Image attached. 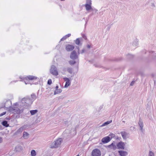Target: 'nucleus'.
Segmentation results:
<instances>
[{
    "label": "nucleus",
    "instance_id": "f257e3e1",
    "mask_svg": "<svg viewBox=\"0 0 156 156\" xmlns=\"http://www.w3.org/2000/svg\"><path fill=\"white\" fill-rule=\"evenodd\" d=\"M22 103L21 105L24 108H26L27 107L29 106L32 103L30 99L29 98H24L22 99Z\"/></svg>",
    "mask_w": 156,
    "mask_h": 156
},
{
    "label": "nucleus",
    "instance_id": "f03ea898",
    "mask_svg": "<svg viewBox=\"0 0 156 156\" xmlns=\"http://www.w3.org/2000/svg\"><path fill=\"white\" fill-rule=\"evenodd\" d=\"M62 141V138H59L52 143L50 146V148H54L58 147L61 144Z\"/></svg>",
    "mask_w": 156,
    "mask_h": 156
},
{
    "label": "nucleus",
    "instance_id": "7ed1b4c3",
    "mask_svg": "<svg viewBox=\"0 0 156 156\" xmlns=\"http://www.w3.org/2000/svg\"><path fill=\"white\" fill-rule=\"evenodd\" d=\"M18 104L17 103L14 104V105L12 107H11L10 110L13 112H16L17 114L20 113V108L17 107Z\"/></svg>",
    "mask_w": 156,
    "mask_h": 156
},
{
    "label": "nucleus",
    "instance_id": "20e7f679",
    "mask_svg": "<svg viewBox=\"0 0 156 156\" xmlns=\"http://www.w3.org/2000/svg\"><path fill=\"white\" fill-rule=\"evenodd\" d=\"M50 72L52 75L55 76H57L58 74L57 68L54 65L51 66L50 69Z\"/></svg>",
    "mask_w": 156,
    "mask_h": 156
},
{
    "label": "nucleus",
    "instance_id": "39448f33",
    "mask_svg": "<svg viewBox=\"0 0 156 156\" xmlns=\"http://www.w3.org/2000/svg\"><path fill=\"white\" fill-rule=\"evenodd\" d=\"M101 152L100 150L98 149H95L92 152L91 156H101Z\"/></svg>",
    "mask_w": 156,
    "mask_h": 156
},
{
    "label": "nucleus",
    "instance_id": "423d86ee",
    "mask_svg": "<svg viewBox=\"0 0 156 156\" xmlns=\"http://www.w3.org/2000/svg\"><path fill=\"white\" fill-rule=\"evenodd\" d=\"M70 58L73 60H76L78 58V56L75 51H73L71 53Z\"/></svg>",
    "mask_w": 156,
    "mask_h": 156
},
{
    "label": "nucleus",
    "instance_id": "0eeeda50",
    "mask_svg": "<svg viewBox=\"0 0 156 156\" xmlns=\"http://www.w3.org/2000/svg\"><path fill=\"white\" fill-rule=\"evenodd\" d=\"M111 138H110V137L109 136H107L103 138L101 140V142L104 143H107L109 142Z\"/></svg>",
    "mask_w": 156,
    "mask_h": 156
},
{
    "label": "nucleus",
    "instance_id": "6e6552de",
    "mask_svg": "<svg viewBox=\"0 0 156 156\" xmlns=\"http://www.w3.org/2000/svg\"><path fill=\"white\" fill-rule=\"evenodd\" d=\"M125 144L124 143L122 142L121 141L118 143L117 144V147L119 149H124V146Z\"/></svg>",
    "mask_w": 156,
    "mask_h": 156
},
{
    "label": "nucleus",
    "instance_id": "1a4fd4ad",
    "mask_svg": "<svg viewBox=\"0 0 156 156\" xmlns=\"http://www.w3.org/2000/svg\"><path fill=\"white\" fill-rule=\"evenodd\" d=\"M84 6L86 8V9L87 11H89L90 10H93V9L91 6V5H88L87 4H86L84 5Z\"/></svg>",
    "mask_w": 156,
    "mask_h": 156
},
{
    "label": "nucleus",
    "instance_id": "9d476101",
    "mask_svg": "<svg viewBox=\"0 0 156 156\" xmlns=\"http://www.w3.org/2000/svg\"><path fill=\"white\" fill-rule=\"evenodd\" d=\"M74 48V47L73 45L69 44L66 46V49L67 51H69L73 50Z\"/></svg>",
    "mask_w": 156,
    "mask_h": 156
},
{
    "label": "nucleus",
    "instance_id": "9b49d317",
    "mask_svg": "<svg viewBox=\"0 0 156 156\" xmlns=\"http://www.w3.org/2000/svg\"><path fill=\"white\" fill-rule=\"evenodd\" d=\"M118 152L121 156H126L128 154V152L126 151H119Z\"/></svg>",
    "mask_w": 156,
    "mask_h": 156
},
{
    "label": "nucleus",
    "instance_id": "f8f14e48",
    "mask_svg": "<svg viewBox=\"0 0 156 156\" xmlns=\"http://www.w3.org/2000/svg\"><path fill=\"white\" fill-rule=\"evenodd\" d=\"M115 142H114L115 143ZM108 147L109 148L113 149L115 150L117 148L116 146L114 144V142L108 146Z\"/></svg>",
    "mask_w": 156,
    "mask_h": 156
},
{
    "label": "nucleus",
    "instance_id": "ddd939ff",
    "mask_svg": "<svg viewBox=\"0 0 156 156\" xmlns=\"http://www.w3.org/2000/svg\"><path fill=\"white\" fill-rule=\"evenodd\" d=\"M11 104V101H10L9 100L7 101L5 103L4 107L6 108H9L10 107Z\"/></svg>",
    "mask_w": 156,
    "mask_h": 156
},
{
    "label": "nucleus",
    "instance_id": "4468645a",
    "mask_svg": "<svg viewBox=\"0 0 156 156\" xmlns=\"http://www.w3.org/2000/svg\"><path fill=\"white\" fill-rule=\"evenodd\" d=\"M120 133L123 138L124 139H126L127 135V133L125 132L122 131Z\"/></svg>",
    "mask_w": 156,
    "mask_h": 156
},
{
    "label": "nucleus",
    "instance_id": "2eb2a0df",
    "mask_svg": "<svg viewBox=\"0 0 156 156\" xmlns=\"http://www.w3.org/2000/svg\"><path fill=\"white\" fill-rule=\"evenodd\" d=\"M23 137L25 139H27L29 137V134L26 132H24L23 133Z\"/></svg>",
    "mask_w": 156,
    "mask_h": 156
},
{
    "label": "nucleus",
    "instance_id": "dca6fc26",
    "mask_svg": "<svg viewBox=\"0 0 156 156\" xmlns=\"http://www.w3.org/2000/svg\"><path fill=\"white\" fill-rule=\"evenodd\" d=\"M27 77L30 80H36L37 79V77L33 76H29Z\"/></svg>",
    "mask_w": 156,
    "mask_h": 156
},
{
    "label": "nucleus",
    "instance_id": "f3484780",
    "mask_svg": "<svg viewBox=\"0 0 156 156\" xmlns=\"http://www.w3.org/2000/svg\"><path fill=\"white\" fill-rule=\"evenodd\" d=\"M138 124L140 128L143 127L144 126L143 122L141 118L139 119Z\"/></svg>",
    "mask_w": 156,
    "mask_h": 156
},
{
    "label": "nucleus",
    "instance_id": "a211bd4d",
    "mask_svg": "<svg viewBox=\"0 0 156 156\" xmlns=\"http://www.w3.org/2000/svg\"><path fill=\"white\" fill-rule=\"evenodd\" d=\"M2 124L6 127H8L9 126V124L6 121H3L2 122Z\"/></svg>",
    "mask_w": 156,
    "mask_h": 156
},
{
    "label": "nucleus",
    "instance_id": "6ab92c4d",
    "mask_svg": "<svg viewBox=\"0 0 156 156\" xmlns=\"http://www.w3.org/2000/svg\"><path fill=\"white\" fill-rule=\"evenodd\" d=\"M23 128L22 127H21L16 132V134H20L22 132V131H23Z\"/></svg>",
    "mask_w": 156,
    "mask_h": 156
},
{
    "label": "nucleus",
    "instance_id": "aec40b11",
    "mask_svg": "<svg viewBox=\"0 0 156 156\" xmlns=\"http://www.w3.org/2000/svg\"><path fill=\"white\" fill-rule=\"evenodd\" d=\"M62 91V90L61 89L55 90L54 92V94L55 95L60 93Z\"/></svg>",
    "mask_w": 156,
    "mask_h": 156
},
{
    "label": "nucleus",
    "instance_id": "412c9836",
    "mask_svg": "<svg viewBox=\"0 0 156 156\" xmlns=\"http://www.w3.org/2000/svg\"><path fill=\"white\" fill-rule=\"evenodd\" d=\"M112 122V120L109 121H108L106 122H105L103 124H102V125L101 126H104L107 125L108 124H109L111 123Z\"/></svg>",
    "mask_w": 156,
    "mask_h": 156
},
{
    "label": "nucleus",
    "instance_id": "4be33fe9",
    "mask_svg": "<svg viewBox=\"0 0 156 156\" xmlns=\"http://www.w3.org/2000/svg\"><path fill=\"white\" fill-rule=\"evenodd\" d=\"M37 112V110H32L30 111V113L32 115H35Z\"/></svg>",
    "mask_w": 156,
    "mask_h": 156
},
{
    "label": "nucleus",
    "instance_id": "5701e85b",
    "mask_svg": "<svg viewBox=\"0 0 156 156\" xmlns=\"http://www.w3.org/2000/svg\"><path fill=\"white\" fill-rule=\"evenodd\" d=\"M138 44V41L137 39H136L133 42V45L136 46Z\"/></svg>",
    "mask_w": 156,
    "mask_h": 156
},
{
    "label": "nucleus",
    "instance_id": "b1692460",
    "mask_svg": "<svg viewBox=\"0 0 156 156\" xmlns=\"http://www.w3.org/2000/svg\"><path fill=\"white\" fill-rule=\"evenodd\" d=\"M70 80L66 82V83L65 85L64 86V87L65 88L67 87H68L70 85Z\"/></svg>",
    "mask_w": 156,
    "mask_h": 156
},
{
    "label": "nucleus",
    "instance_id": "393cba45",
    "mask_svg": "<svg viewBox=\"0 0 156 156\" xmlns=\"http://www.w3.org/2000/svg\"><path fill=\"white\" fill-rule=\"evenodd\" d=\"M36 152L34 150H32L31 152V155L32 156H35Z\"/></svg>",
    "mask_w": 156,
    "mask_h": 156
},
{
    "label": "nucleus",
    "instance_id": "a878e982",
    "mask_svg": "<svg viewBox=\"0 0 156 156\" xmlns=\"http://www.w3.org/2000/svg\"><path fill=\"white\" fill-rule=\"evenodd\" d=\"M80 38H78L75 40V43L76 44L79 45L80 44Z\"/></svg>",
    "mask_w": 156,
    "mask_h": 156
},
{
    "label": "nucleus",
    "instance_id": "bb28decb",
    "mask_svg": "<svg viewBox=\"0 0 156 156\" xmlns=\"http://www.w3.org/2000/svg\"><path fill=\"white\" fill-rule=\"evenodd\" d=\"M67 71L70 73L72 74L73 72V70L71 68H68L67 69Z\"/></svg>",
    "mask_w": 156,
    "mask_h": 156
},
{
    "label": "nucleus",
    "instance_id": "cd10ccee",
    "mask_svg": "<svg viewBox=\"0 0 156 156\" xmlns=\"http://www.w3.org/2000/svg\"><path fill=\"white\" fill-rule=\"evenodd\" d=\"M148 156H154V154L152 151H150L149 152Z\"/></svg>",
    "mask_w": 156,
    "mask_h": 156
},
{
    "label": "nucleus",
    "instance_id": "c85d7f7f",
    "mask_svg": "<svg viewBox=\"0 0 156 156\" xmlns=\"http://www.w3.org/2000/svg\"><path fill=\"white\" fill-rule=\"evenodd\" d=\"M69 63L70 65H73L74 64L76 63V62L74 61L70 60L69 61Z\"/></svg>",
    "mask_w": 156,
    "mask_h": 156
},
{
    "label": "nucleus",
    "instance_id": "c756f323",
    "mask_svg": "<svg viewBox=\"0 0 156 156\" xmlns=\"http://www.w3.org/2000/svg\"><path fill=\"white\" fill-rule=\"evenodd\" d=\"M91 1V0H86V4L88 5H92Z\"/></svg>",
    "mask_w": 156,
    "mask_h": 156
},
{
    "label": "nucleus",
    "instance_id": "7c9ffc66",
    "mask_svg": "<svg viewBox=\"0 0 156 156\" xmlns=\"http://www.w3.org/2000/svg\"><path fill=\"white\" fill-rule=\"evenodd\" d=\"M109 136H111V138H110L112 139V138L115 137V134L113 133H110Z\"/></svg>",
    "mask_w": 156,
    "mask_h": 156
},
{
    "label": "nucleus",
    "instance_id": "2f4dec72",
    "mask_svg": "<svg viewBox=\"0 0 156 156\" xmlns=\"http://www.w3.org/2000/svg\"><path fill=\"white\" fill-rule=\"evenodd\" d=\"M67 38V36L66 35L65 36H64L61 39V41H64V40H66Z\"/></svg>",
    "mask_w": 156,
    "mask_h": 156
},
{
    "label": "nucleus",
    "instance_id": "473e14b6",
    "mask_svg": "<svg viewBox=\"0 0 156 156\" xmlns=\"http://www.w3.org/2000/svg\"><path fill=\"white\" fill-rule=\"evenodd\" d=\"M127 57L129 58H133V56L131 54H129L127 55Z\"/></svg>",
    "mask_w": 156,
    "mask_h": 156
},
{
    "label": "nucleus",
    "instance_id": "72a5a7b5",
    "mask_svg": "<svg viewBox=\"0 0 156 156\" xmlns=\"http://www.w3.org/2000/svg\"><path fill=\"white\" fill-rule=\"evenodd\" d=\"M52 83V80L51 79H49L48 81V84L49 85H50Z\"/></svg>",
    "mask_w": 156,
    "mask_h": 156
},
{
    "label": "nucleus",
    "instance_id": "f704fd0d",
    "mask_svg": "<svg viewBox=\"0 0 156 156\" xmlns=\"http://www.w3.org/2000/svg\"><path fill=\"white\" fill-rule=\"evenodd\" d=\"M31 96V98L34 100L36 99V96L35 94H32Z\"/></svg>",
    "mask_w": 156,
    "mask_h": 156
},
{
    "label": "nucleus",
    "instance_id": "c9c22d12",
    "mask_svg": "<svg viewBox=\"0 0 156 156\" xmlns=\"http://www.w3.org/2000/svg\"><path fill=\"white\" fill-rule=\"evenodd\" d=\"M63 79L65 81L67 82L68 81H69V79L67 77H65L63 78Z\"/></svg>",
    "mask_w": 156,
    "mask_h": 156
},
{
    "label": "nucleus",
    "instance_id": "e433bc0d",
    "mask_svg": "<svg viewBox=\"0 0 156 156\" xmlns=\"http://www.w3.org/2000/svg\"><path fill=\"white\" fill-rule=\"evenodd\" d=\"M82 37L84 39H85V40H87V37L84 34H82Z\"/></svg>",
    "mask_w": 156,
    "mask_h": 156
},
{
    "label": "nucleus",
    "instance_id": "4c0bfd02",
    "mask_svg": "<svg viewBox=\"0 0 156 156\" xmlns=\"http://www.w3.org/2000/svg\"><path fill=\"white\" fill-rule=\"evenodd\" d=\"M6 113V112H3L2 113L0 114V117H1L5 115Z\"/></svg>",
    "mask_w": 156,
    "mask_h": 156
},
{
    "label": "nucleus",
    "instance_id": "58836bf2",
    "mask_svg": "<svg viewBox=\"0 0 156 156\" xmlns=\"http://www.w3.org/2000/svg\"><path fill=\"white\" fill-rule=\"evenodd\" d=\"M135 82V81H133L130 83V85L131 86H133V85L134 83Z\"/></svg>",
    "mask_w": 156,
    "mask_h": 156
},
{
    "label": "nucleus",
    "instance_id": "ea45409f",
    "mask_svg": "<svg viewBox=\"0 0 156 156\" xmlns=\"http://www.w3.org/2000/svg\"><path fill=\"white\" fill-rule=\"evenodd\" d=\"M87 47L88 48H90L91 47L90 45L89 44H88L87 46Z\"/></svg>",
    "mask_w": 156,
    "mask_h": 156
},
{
    "label": "nucleus",
    "instance_id": "a19ab883",
    "mask_svg": "<svg viewBox=\"0 0 156 156\" xmlns=\"http://www.w3.org/2000/svg\"><path fill=\"white\" fill-rule=\"evenodd\" d=\"M84 51H85V49H82V50L81 53L83 54V53L84 52Z\"/></svg>",
    "mask_w": 156,
    "mask_h": 156
},
{
    "label": "nucleus",
    "instance_id": "79ce46f5",
    "mask_svg": "<svg viewBox=\"0 0 156 156\" xmlns=\"http://www.w3.org/2000/svg\"><path fill=\"white\" fill-rule=\"evenodd\" d=\"M66 36H67V37H68L71 36V34H68L67 35H66Z\"/></svg>",
    "mask_w": 156,
    "mask_h": 156
},
{
    "label": "nucleus",
    "instance_id": "37998d69",
    "mask_svg": "<svg viewBox=\"0 0 156 156\" xmlns=\"http://www.w3.org/2000/svg\"><path fill=\"white\" fill-rule=\"evenodd\" d=\"M140 130L142 132H143V127L140 128Z\"/></svg>",
    "mask_w": 156,
    "mask_h": 156
},
{
    "label": "nucleus",
    "instance_id": "c03bdc74",
    "mask_svg": "<svg viewBox=\"0 0 156 156\" xmlns=\"http://www.w3.org/2000/svg\"><path fill=\"white\" fill-rule=\"evenodd\" d=\"M2 137H0V143H1L2 141Z\"/></svg>",
    "mask_w": 156,
    "mask_h": 156
},
{
    "label": "nucleus",
    "instance_id": "a18cd8bd",
    "mask_svg": "<svg viewBox=\"0 0 156 156\" xmlns=\"http://www.w3.org/2000/svg\"><path fill=\"white\" fill-rule=\"evenodd\" d=\"M77 49L78 50V54H80V53L79 52V47H77Z\"/></svg>",
    "mask_w": 156,
    "mask_h": 156
},
{
    "label": "nucleus",
    "instance_id": "49530a36",
    "mask_svg": "<svg viewBox=\"0 0 156 156\" xmlns=\"http://www.w3.org/2000/svg\"><path fill=\"white\" fill-rule=\"evenodd\" d=\"M58 85H57V86L56 87H55V89H55V90H57V89H58Z\"/></svg>",
    "mask_w": 156,
    "mask_h": 156
},
{
    "label": "nucleus",
    "instance_id": "de8ad7c7",
    "mask_svg": "<svg viewBox=\"0 0 156 156\" xmlns=\"http://www.w3.org/2000/svg\"><path fill=\"white\" fill-rule=\"evenodd\" d=\"M151 6H152L153 7H155V5L154 3L151 4Z\"/></svg>",
    "mask_w": 156,
    "mask_h": 156
},
{
    "label": "nucleus",
    "instance_id": "09e8293b",
    "mask_svg": "<svg viewBox=\"0 0 156 156\" xmlns=\"http://www.w3.org/2000/svg\"><path fill=\"white\" fill-rule=\"evenodd\" d=\"M131 127V128H132V129H134V128H135V127Z\"/></svg>",
    "mask_w": 156,
    "mask_h": 156
},
{
    "label": "nucleus",
    "instance_id": "8fccbe9b",
    "mask_svg": "<svg viewBox=\"0 0 156 156\" xmlns=\"http://www.w3.org/2000/svg\"><path fill=\"white\" fill-rule=\"evenodd\" d=\"M131 127V128H132V129H134V128H135V127Z\"/></svg>",
    "mask_w": 156,
    "mask_h": 156
},
{
    "label": "nucleus",
    "instance_id": "3c124183",
    "mask_svg": "<svg viewBox=\"0 0 156 156\" xmlns=\"http://www.w3.org/2000/svg\"><path fill=\"white\" fill-rule=\"evenodd\" d=\"M61 1H64L65 0H60Z\"/></svg>",
    "mask_w": 156,
    "mask_h": 156
},
{
    "label": "nucleus",
    "instance_id": "603ef678",
    "mask_svg": "<svg viewBox=\"0 0 156 156\" xmlns=\"http://www.w3.org/2000/svg\"><path fill=\"white\" fill-rule=\"evenodd\" d=\"M87 22H86V24H85V26H86V24H87Z\"/></svg>",
    "mask_w": 156,
    "mask_h": 156
},
{
    "label": "nucleus",
    "instance_id": "864d4df0",
    "mask_svg": "<svg viewBox=\"0 0 156 156\" xmlns=\"http://www.w3.org/2000/svg\"><path fill=\"white\" fill-rule=\"evenodd\" d=\"M20 147V149H21V147Z\"/></svg>",
    "mask_w": 156,
    "mask_h": 156
},
{
    "label": "nucleus",
    "instance_id": "5fc2aeb1",
    "mask_svg": "<svg viewBox=\"0 0 156 156\" xmlns=\"http://www.w3.org/2000/svg\"><path fill=\"white\" fill-rule=\"evenodd\" d=\"M123 122H125V121H123Z\"/></svg>",
    "mask_w": 156,
    "mask_h": 156
}]
</instances>
